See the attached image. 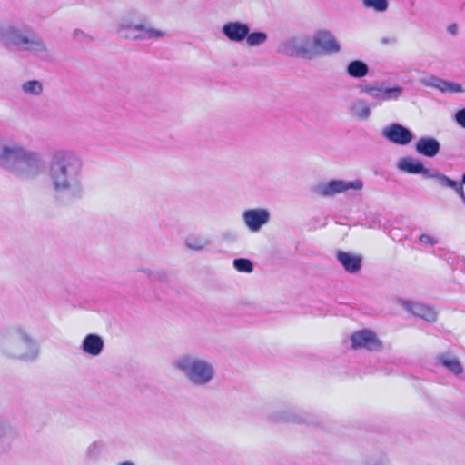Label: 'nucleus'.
Returning a JSON list of instances; mask_svg holds the SVG:
<instances>
[{
	"mask_svg": "<svg viewBox=\"0 0 465 465\" xmlns=\"http://www.w3.org/2000/svg\"><path fill=\"white\" fill-rule=\"evenodd\" d=\"M420 83L424 86L435 88L441 93L456 94L465 92L460 84L450 82L432 74L420 78Z\"/></svg>",
	"mask_w": 465,
	"mask_h": 465,
	"instance_id": "obj_14",
	"label": "nucleus"
},
{
	"mask_svg": "<svg viewBox=\"0 0 465 465\" xmlns=\"http://www.w3.org/2000/svg\"><path fill=\"white\" fill-rule=\"evenodd\" d=\"M368 64L361 60H353L346 66V73L348 75L354 79H361L369 74Z\"/></svg>",
	"mask_w": 465,
	"mask_h": 465,
	"instance_id": "obj_24",
	"label": "nucleus"
},
{
	"mask_svg": "<svg viewBox=\"0 0 465 465\" xmlns=\"http://www.w3.org/2000/svg\"><path fill=\"white\" fill-rule=\"evenodd\" d=\"M416 152L425 157L433 158L440 151V142L431 136H423L417 140L415 143Z\"/></svg>",
	"mask_w": 465,
	"mask_h": 465,
	"instance_id": "obj_17",
	"label": "nucleus"
},
{
	"mask_svg": "<svg viewBox=\"0 0 465 465\" xmlns=\"http://www.w3.org/2000/svg\"><path fill=\"white\" fill-rule=\"evenodd\" d=\"M308 414L295 409H283L269 417V419L273 422L286 421L299 424L308 422Z\"/></svg>",
	"mask_w": 465,
	"mask_h": 465,
	"instance_id": "obj_18",
	"label": "nucleus"
},
{
	"mask_svg": "<svg viewBox=\"0 0 465 465\" xmlns=\"http://www.w3.org/2000/svg\"><path fill=\"white\" fill-rule=\"evenodd\" d=\"M84 353L91 356H98L104 349V341L97 334H88L84 337L81 346Z\"/></svg>",
	"mask_w": 465,
	"mask_h": 465,
	"instance_id": "obj_21",
	"label": "nucleus"
},
{
	"mask_svg": "<svg viewBox=\"0 0 465 465\" xmlns=\"http://www.w3.org/2000/svg\"><path fill=\"white\" fill-rule=\"evenodd\" d=\"M420 241L425 244V245H429V246H434L437 244V240L434 239L432 236L429 235V234H426V233H422L420 234Z\"/></svg>",
	"mask_w": 465,
	"mask_h": 465,
	"instance_id": "obj_36",
	"label": "nucleus"
},
{
	"mask_svg": "<svg viewBox=\"0 0 465 465\" xmlns=\"http://www.w3.org/2000/svg\"><path fill=\"white\" fill-rule=\"evenodd\" d=\"M360 91L381 104L390 101H398L403 94L404 88L400 85L387 86L385 82H375L360 85Z\"/></svg>",
	"mask_w": 465,
	"mask_h": 465,
	"instance_id": "obj_7",
	"label": "nucleus"
},
{
	"mask_svg": "<svg viewBox=\"0 0 465 465\" xmlns=\"http://www.w3.org/2000/svg\"><path fill=\"white\" fill-rule=\"evenodd\" d=\"M0 42L6 47L20 51L45 54L47 46L43 38L31 26L20 22L0 23Z\"/></svg>",
	"mask_w": 465,
	"mask_h": 465,
	"instance_id": "obj_4",
	"label": "nucleus"
},
{
	"mask_svg": "<svg viewBox=\"0 0 465 465\" xmlns=\"http://www.w3.org/2000/svg\"><path fill=\"white\" fill-rule=\"evenodd\" d=\"M48 175L54 195L61 203L71 204L84 197V163L75 152L65 149L54 152Z\"/></svg>",
	"mask_w": 465,
	"mask_h": 465,
	"instance_id": "obj_1",
	"label": "nucleus"
},
{
	"mask_svg": "<svg viewBox=\"0 0 465 465\" xmlns=\"http://www.w3.org/2000/svg\"><path fill=\"white\" fill-rule=\"evenodd\" d=\"M312 45L319 54H331L341 51V45L335 36L328 30L317 31L312 40Z\"/></svg>",
	"mask_w": 465,
	"mask_h": 465,
	"instance_id": "obj_10",
	"label": "nucleus"
},
{
	"mask_svg": "<svg viewBox=\"0 0 465 465\" xmlns=\"http://www.w3.org/2000/svg\"><path fill=\"white\" fill-rule=\"evenodd\" d=\"M0 168L17 178L30 180L44 173L45 163L38 152L0 134Z\"/></svg>",
	"mask_w": 465,
	"mask_h": 465,
	"instance_id": "obj_2",
	"label": "nucleus"
},
{
	"mask_svg": "<svg viewBox=\"0 0 465 465\" xmlns=\"http://www.w3.org/2000/svg\"><path fill=\"white\" fill-rule=\"evenodd\" d=\"M381 43H383V44H393V43H395V38L384 37V38L381 39Z\"/></svg>",
	"mask_w": 465,
	"mask_h": 465,
	"instance_id": "obj_38",
	"label": "nucleus"
},
{
	"mask_svg": "<svg viewBox=\"0 0 465 465\" xmlns=\"http://www.w3.org/2000/svg\"><path fill=\"white\" fill-rule=\"evenodd\" d=\"M364 465H392L390 457L385 453L371 456Z\"/></svg>",
	"mask_w": 465,
	"mask_h": 465,
	"instance_id": "obj_33",
	"label": "nucleus"
},
{
	"mask_svg": "<svg viewBox=\"0 0 465 465\" xmlns=\"http://www.w3.org/2000/svg\"><path fill=\"white\" fill-rule=\"evenodd\" d=\"M453 191L459 195L462 203L465 205V192L462 183L459 182Z\"/></svg>",
	"mask_w": 465,
	"mask_h": 465,
	"instance_id": "obj_37",
	"label": "nucleus"
},
{
	"mask_svg": "<svg viewBox=\"0 0 465 465\" xmlns=\"http://www.w3.org/2000/svg\"><path fill=\"white\" fill-rule=\"evenodd\" d=\"M278 51L288 56H298L309 59L316 55V52L312 45V39L304 35H297L282 42Z\"/></svg>",
	"mask_w": 465,
	"mask_h": 465,
	"instance_id": "obj_8",
	"label": "nucleus"
},
{
	"mask_svg": "<svg viewBox=\"0 0 465 465\" xmlns=\"http://www.w3.org/2000/svg\"><path fill=\"white\" fill-rule=\"evenodd\" d=\"M267 34L264 32H249L248 36L245 37L246 43L249 46L254 47L264 44L267 40Z\"/></svg>",
	"mask_w": 465,
	"mask_h": 465,
	"instance_id": "obj_29",
	"label": "nucleus"
},
{
	"mask_svg": "<svg viewBox=\"0 0 465 465\" xmlns=\"http://www.w3.org/2000/svg\"><path fill=\"white\" fill-rule=\"evenodd\" d=\"M17 438V433L11 424L0 417V452L10 449Z\"/></svg>",
	"mask_w": 465,
	"mask_h": 465,
	"instance_id": "obj_20",
	"label": "nucleus"
},
{
	"mask_svg": "<svg viewBox=\"0 0 465 465\" xmlns=\"http://www.w3.org/2000/svg\"><path fill=\"white\" fill-rule=\"evenodd\" d=\"M351 341L353 349H365L370 351H377L382 349V343L376 333L368 329L353 332Z\"/></svg>",
	"mask_w": 465,
	"mask_h": 465,
	"instance_id": "obj_11",
	"label": "nucleus"
},
{
	"mask_svg": "<svg viewBox=\"0 0 465 465\" xmlns=\"http://www.w3.org/2000/svg\"><path fill=\"white\" fill-rule=\"evenodd\" d=\"M397 168L406 173L411 174H422L428 178L430 172L426 168L421 161L413 159L411 157L401 158L397 163Z\"/></svg>",
	"mask_w": 465,
	"mask_h": 465,
	"instance_id": "obj_19",
	"label": "nucleus"
},
{
	"mask_svg": "<svg viewBox=\"0 0 465 465\" xmlns=\"http://www.w3.org/2000/svg\"><path fill=\"white\" fill-rule=\"evenodd\" d=\"M251 28L248 24L240 21H231L225 23L222 27V34L230 41L242 42Z\"/></svg>",
	"mask_w": 465,
	"mask_h": 465,
	"instance_id": "obj_15",
	"label": "nucleus"
},
{
	"mask_svg": "<svg viewBox=\"0 0 465 465\" xmlns=\"http://www.w3.org/2000/svg\"><path fill=\"white\" fill-rule=\"evenodd\" d=\"M441 363L444 367H446L450 371L458 375L462 373L463 368L459 361V360L455 357H443L441 359Z\"/></svg>",
	"mask_w": 465,
	"mask_h": 465,
	"instance_id": "obj_30",
	"label": "nucleus"
},
{
	"mask_svg": "<svg viewBox=\"0 0 465 465\" xmlns=\"http://www.w3.org/2000/svg\"><path fill=\"white\" fill-rule=\"evenodd\" d=\"M118 34L121 37L133 40L161 38L164 35V32L143 24L135 11H131L122 17Z\"/></svg>",
	"mask_w": 465,
	"mask_h": 465,
	"instance_id": "obj_6",
	"label": "nucleus"
},
{
	"mask_svg": "<svg viewBox=\"0 0 465 465\" xmlns=\"http://www.w3.org/2000/svg\"><path fill=\"white\" fill-rule=\"evenodd\" d=\"M449 30H450V32H451L452 34H454V33H455V30H456L455 25H450V26L449 27Z\"/></svg>",
	"mask_w": 465,
	"mask_h": 465,
	"instance_id": "obj_40",
	"label": "nucleus"
},
{
	"mask_svg": "<svg viewBox=\"0 0 465 465\" xmlns=\"http://www.w3.org/2000/svg\"><path fill=\"white\" fill-rule=\"evenodd\" d=\"M401 304L414 316L419 317L429 322H434L437 320V312L431 306L414 302L401 300Z\"/></svg>",
	"mask_w": 465,
	"mask_h": 465,
	"instance_id": "obj_16",
	"label": "nucleus"
},
{
	"mask_svg": "<svg viewBox=\"0 0 465 465\" xmlns=\"http://www.w3.org/2000/svg\"><path fill=\"white\" fill-rule=\"evenodd\" d=\"M460 183H462V185L465 184V173L462 174V179Z\"/></svg>",
	"mask_w": 465,
	"mask_h": 465,
	"instance_id": "obj_41",
	"label": "nucleus"
},
{
	"mask_svg": "<svg viewBox=\"0 0 465 465\" xmlns=\"http://www.w3.org/2000/svg\"><path fill=\"white\" fill-rule=\"evenodd\" d=\"M117 465H135V464L132 461L125 460V461H122V462L118 463Z\"/></svg>",
	"mask_w": 465,
	"mask_h": 465,
	"instance_id": "obj_39",
	"label": "nucleus"
},
{
	"mask_svg": "<svg viewBox=\"0 0 465 465\" xmlns=\"http://www.w3.org/2000/svg\"><path fill=\"white\" fill-rule=\"evenodd\" d=\"M234 268L241 272H252L253 264L251 260L246 258H237L233 260Z\"/></svg>",
	"mask_w": 465,
	"mask_h": 465,
	"instance_id": "obj_31",
	"label": "nucleus"
},
{
	"mask_svg": "<svg viewBox=\"0 0 465 465\" xmlns=\"http://www.w3.org/2000/svg\"><path fill=\"white\" fill-rule=\"evenodd\" d=\"M102 450H103L102 443L97 442V441L91 443L85 450L86 458L90 460H97L102 452Z\"/></svg>",
	"mask_w": 465,
	"mask_h": 465,
	"instance_id": "obj_32",
	"label": "nucleus"
},
{
	"mask_svg": "<svg viewBox=\"0 0 465 465\" xmlns=\"http://www.w3.org/2000/svg\"><path fill=\"white\" fill-rule=\"evenodd\" d=\"M185 244L191 250L202 251L210 244V241L203 235H190L186 238Z\"/></svg>",
	"mask_w": 465,
	"mask_h": 465,
	"instance_id": "obj_27",
	"label": "nucleus"
},
{
	"mask_svg": "<svg viewBox=\"0 0 465 465\" xmlns=\"http://www.w3.org/2000/svg\"><path fill=\"white\" fill-rule=\"evenodd\" d=\"M350 112L359 120L365 121L371 115V107L367 101L358 98L350 105Z\"/></svg>",
	"mask_w": 465,
	"mask_h": 465,
	"instance_id": "obj_23",
	"label": "nucleus"
},
{
	"mask_svg": "<svg viewBox=\"0 0 465 465\" xmlns=\"http://www.w3.org/2000/svg\"><path fill=\"white\" fill-rule=\"evenodd\" d=\"M22 92L28 96H39L42 94L43 84L38 80H28L21 84Z\"/></svg>",
	"mask_w": 465,
	"mask_h": 465,
	"instance_id": "obj_26",
	"label": "nucleus"
},
{
	"mask_svg": "<svg viewBox=\"0 0 465 465\" xmlns=\"http://www.w3.org/2000/svg\"><path fill=\"white\" fill-rule=\"evenodd\" d=\"M363 187L361 180L344 181L331 180L327 183H321L314 187V192L323 197H331L337 193H344L348 190L359 191Z\"/></svg>",
	"mask_w": 465,
	"mask_h": 465,
	"instance_id": "obj_9",
	"label": "nucleus"
},
{
	"mask_svg": "<svg viewBox=\"0 0 465 465\" xmlns=\"http://www.w3.org/2000/svg\"><path fill=\"white\" fill-rule=\"evenodd\" d=\"M151 281H161L164 282L167 279V274L162 270H144L143 271Z\"/></svg>",
	"mask_w": 465,
	"mask_h": 465,
	"instance_id": "obj_34",
	"label": "nucleus"
},
{
	"mask_svg": "<svg viewBox=\"0 0 465 465\" xmlns=\"http://www.w3.org/2000/svg\"><path fill=\"white\" fill-rule=\"evenodd\" d=\"M0 352L11 359L34 361L39 348L35 340L23 325H15L0 331Z\"/></svg>",
	"mask_w": 465,
	"mask_h": 465,
	"instance_id": "obj_3",
	"label": "nucleus"
},
{
	"mask_svg": "<svg viewBox=\"0 0 465 465\" xmlns=\"http://www.w3.org/2000/svg\"><path fill=\"white\" fill-rule=\"evenodd\" d=\"M382 135L391 143L405 146L413 140L411 131L401 124L393 123L385 127Z\"/></svg>",
	"mask_w": 465,
	"mask_h": 465,
	"instance_id": "obj_12",
	"label": "nucleus"
},
{
	"mask_svg": "<svg viewBox=\"0 0 465 465\" xmlns=\"http://www.w3.org/2000/svg\"><path fill=\"white\" fill-rule=\"evenodd\" d=\"M366 9H371L377 13H383L389 7V0H361Z\"/></svg>",
	"mask_w": 465,
	"mask_h": 465,
	"instance_id": "obj_28",
	"label": "nucleus"
},
{
	"mask_svg": "<svg viewBox=\"0 0 465 465\" xmlns=\"http://www.w3.org/2000/svg\"><path fill=\"white\" fill-rule=\"evenodd\" d=\"M337 259L344 270L350 273L357 272L361 266V257L350 252L340 251Z\"/></svg>",
	"mask_w": 465,
	"mask_h": 465,
	"instance_id": "obj_22",
	"label": "nucleus"
},
{
	"mask_svg": "<svg viewBox=\"0 0 465 465\" xmlns=\"http://www.w3.org/2000/svg\"><path fill=\"white\" fill-rule=\"evenodd\" d=\"M245 226L252 232H259L270 220V212L263 208L248 209L242 213Z\"/></svg>",
	"mask_w": 465,
	"mask_h": 465,
	"instance_id": "obj_13",
	"label": "nucleus"
},
{
	"mask_svg": "<svg viewBox=\"0 0 465 465\" xmlns=\"http://www.w3.org/2000/svg\"><path fill=\"white\" fill-rule=\"evenodd\" d=\"M454 121L462 128L465 129V107L456 111L454 114Z\"/></svg>",
	"mask_w": 465,
	"mask_h": 465,
	"instance_id": "obj_35",
	"label": "nucleus"
},
{
	"mask_svg": "<svg viewBox=\"0 0 465 465\" xmlns=\"http://www.w3.org/2000/svg\"><path fill=\"white\" fill-rule=\"evenodd\" d=\"M428 178L437 181L438 185L443 188H450L453 190L457 186L458 181L452 180L446 174L437 171L430 170Z\"/></svg>",
	"mask_w": 465,
	"mask_h": 465,
	"instance_id": "obj_25",
	"label": "nucleus"
},
{
	"mask_svg": "<svg viewBox=\"0 0 465 465\" xmlns=\"http://www.w3.org/2000/svg\"><path fill=\"white\" fill-rule=\"evenodd\" d=\"M173 366L196 387L207 386L215 377L213 363L208 359L193 353L181 354L173 361Z\"/></svg>",
	"mask_w": 465,
	"mask_h": 465,
	"instance_id": "obj_5",
	"label": "nucleus"
}]
</instances>
